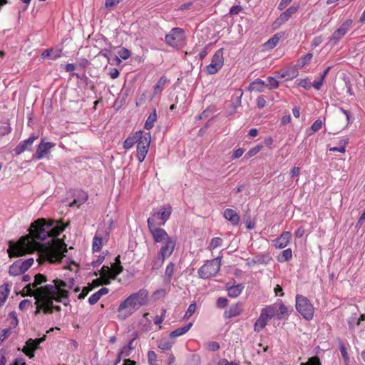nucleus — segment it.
<instances>
[{
	"label": "nucleus",
	"instance_id": "obj_61",
	"mask_svg": "<svg viewBox=\"0 0 365 365\" xmlns=\"http://www.w3.org/2000/svg\"><path fill=\"white\" fill-rule=\"evenodd\" d=\"M165 311L163 310V313L160 316H156L154 318V319H153L154 323L158 325L160 324L165 319Z\"/></svg>",
	"mask_w": 365,
	"mask_h": 365
},
{
	"label": "nucleus",
	"instance_id": "obj_10",
	"mask_svg": "<svg viewBox=\"0 0 365 365\" xmlns=\"http://www.w3.org/2000/svg\"><path fill=\"white\" fill-rule=\"evenodd\" d=\"M46 339V336L41 338L29 339L26 343V346L23 349V351L30 358L34 356V351L38 348V345Z\"/></svg>",
	"mask_w": 365,
	"mask_h": 365
},
{
	"label": "nucleus",
	"instance_id": "obj_29",
	"mask_svg": "<svg viewBox=\"0 0 365 365\" xmlns=\"http://www.w3.org/2000/svg\"><path fill=\"white\" fill-rule=\"evenodd\" d=\"M61 49L54 50L53 48L44 50L41 54L43 58L50 57L52 60H56L61 56Z\"/></svg>",
	"mask_w": 365,
	"mask_h": 365
},
{
	"label": "nucleus",
	"instance_id": "obj_64",
	"mask_svg": "<svg viewBox=\"0 0 365 365\" xmlns=\"http://www.w3.org/2000/svg\"><path fill=\"white\" fill-rule=\"evenodd\" d=\"M256 101L257 106L260 108H262L266 106V101L262 96L258 97Z\"/></svg>",
	"mask_w": 365,
	"mask_h": 365
},
{
	"label": "nucleus",
	"instance_id": "obj_51",
	"mask_svg": "<svg viewBox=\"0 0 365 365\" xmlns=\"http://www.w3.org/2000/svg\"><path fill=\"white\" fill-rule=\"evenodd\" d=\"M172 347V343L167 340H162L158 344V348L162 350H169Z\"/></svg>",
	"mask_w": 365,
	"mask_h": 365
},
{
	"label": "nucleus",
	"instance_id": "obj_55",
	"mask_svg": "<svg viewBox=\"0 0 365 365\" xmlns=\"http://www.w3.org/2000/svg\"><path fill=\"white\" fill-rule=\"evenodd\" d=\"M339 350H340V352L341 354V356L344 359V360L347 362L349 361V356H348V353H347V351H346V347L344 346V344H341L340 346H339Z\"/></svg>",
	"mask_w": 365,
	"mask_h": 365
},
{
	"label": "nucleus",
	"instance_id": "obj_17",
	"mask_svg": "<svg viewBox=\"0 0 365 365\" xmlns=\"http://www.w3.org/2000/svg\"><path fill=\"white\" fill-rule=\"evenodd\" d=\"M151 235L155 243H162L172 238L165 230L160 227L152 230Z\"/></svg>",
	"mask_w": 365,
	"mask_h": 365
},
{
	"label": "nucleus",
	"instance_id": "obj_22",
	"mask_svg": "<svg viewBox=\"0 0 365 365\" xmlns=\"http://www.w3.org/2000/svg\"><path fill=\"white\" fill-rule=\"evenodd\" d=\"M141 135V130L135 132L132 135L128 136L123 143V148L125 149L131 148L134 144L137 143L138 140L140 139Z\"/></svg>",
	"mask_w": 365,
	"mask_h": 365
},
{
	"label": "nucleus",
	"instance_id": "obj_43",
	"mask_svg": "<svg viewBox=\"0 0 365 365\" xmlns=\"http://www.w3.org/2000/svg\"><path fill=\"white\" fill-rule=\"evenodd\" d=\"M19 263L20 264V266L21 267V269L25 272L27 271L33 264L34 263V259L29 258L24 261L18 260Z\"/></svg>",
	"mask_w": 365,
	"mask_h": 365
},
{
	"label": "nucleus",
	"instance_id": "obj_60",
	"mask_svg": "<svg viewBox=\"0 0 365 365\" xmlns=\"http://www.w3.org/2000/svg\"><path fill=\"white\" fill-rule=\"evenodd\" d=\"M131 351H132L131 349H129V348H128L127 346H124L121 349V350H120L119 354H120V356L127 357V356H130Z\"/></svg>",
	"mask_w": 365,
	"mask_h": 365
},
{
	"label": "nucleus",
	"instance_id": "obj_58",
	"mask_svg": "<svg viewBox=\"0 0 365 365\" xmlns=\"http://www.w3.org/2000/svg\"><path fill=\"white\" fill-rule=\"evenodd\" d=\"M100 297L98 295L96 292L93 294L88 299V302L90 304L93 305L98 302V301L100 299Z\"/></svg>",
	"mask_w": 365,
	"mask_h": 365
},
{
	"label": "nucleus",
	"instance_id": "obj_47",
	"mask_svg": "<svg viewBox=\"0 0 365 365\" xmlns=\"http://www.w3.org/2000/svg\"><path fill=\"white\" fill-rule=\"evenodd\" d=\"M267 87L269 89L277 88L279 86L278 81L273 77H268L266 83Z\"/></svg>",
	"mask_w": 365,
	"mask_h": 365
},
{
	"label": "nucleus",
	"instance_id": "obj_12",
	"mask_svg": "<svg viewBox=\"0 0 365 365\" xmlns=\"http://www.w3.org/2000/svg\"><path fill=\"white\" fill-rule=\"evenodd\" d=\"M171 212V207L168 205L167 207H161L159 211H153L151 215L154 218L161 220L163 222L159 223V225H163L169 219Z\"/></svg>",
	"mask_w": 365,
	"mask_h": 365
},
{
	"label": "nucleus",
	"instance_id": "obj_6",
	"mask_svg": "<svg viewBox=\"0 0 365 365\" xmlns=\"http://www.w3.org/2000/svg\"><path fill=\"white\" fill-rule=\"evenodd\" d=\"M150 140V134L149 133H144L141 130L140 138L137 142V157L140 163L145 160L148 153Z\"/></svg>",
	"mask_w": 365,
	"mask_h": 365
},
{
	"label": "nucleus",
	"instance_id": "obj_26",
	"mask_svg": "<svg viewBox=\"0 0 365 365\" xmlns=\"http://www.w3.org/2000/svg\"><path fill=\"white\" fill-rule=\"evenodd\" d=\"M269 319L261 313L254 325V330L257 332L262 331L267 324Z\"/></svg>",
	"mask_w": 365,
	"mask_h": 365
},
{
	"label": "nucleus",
	"instance_id": "obj_56",
	"mask_svg": "<svg viewBox=\"0 0 365 365\" xmlns=\"http://www.w3.org/2000/svg\"><path fill=\"white\" fill-rule=\"evenodd\" d=\"M227 299L225 297H220L217 299L216 305L218 308H224L227 305Z\"/></svg>",
	"mask_w": 365,
	"mask_h": 365
},
{
	"label": "nucleus",
	"instance_id": "obj_32",
	"mask_svg": "<svg viewBox=\"0 0 365 365\" xmlns=\"http://www.w3.org/2000/svg\"><path fill=\"white\" fill-rule=\"evenodd\" d=\"M9 273L11 276H18L22 273H24V272L21 269L19 262L16 261L9 267Z\"/></svg>",
	"mask_w": 365,
	"mask_h": 365
},
{
	"label": "nucleus",
	"instance_id": "obj_33",
	"mask_svg": "<svg viewBox=\"0 0 365 365\" xmlns=\"http://www.w3.org/2000/svg\"><path fill=\"white\" fill-rule=\"evenodd\" d=\"M157 120V113L156 110L154 109L151 113H150L149 116L148 117L145 123V128L146 130H150L154 126V123Z\"/></svg>",
	"mask_w": 365,
	"mask_h": 365
},
{
	"label": "nucleus",
	"instance_id": "obj_9",
	"mask_svg": "<svg viewBox=\"0 0 365 365\" xmlns=\"http://www.w3.org/2000/svg\"><path fill=\"white\" fill-rule=\"evenodd\" d=\"M352 24L351 20H347L344 22L341 26L336 29L331 37L329 39V41H334V44L336 43L339 40H341L344 35L347 33V31L350 29Z\"/></svg>",
	"mask_w": 365,
	"mask_h": 365
},
{
	"label": "nucleus",
	"instance_id": "obj_53",
	"mask_svg": "<svg viewBox=\"0 0 365 365\" xmlns=\"http://www.w3.org/2000/svg\"><path fill=\"white\" fill-rule=\"evenodd\" d=\"M323 123L321 120H315L311 126V130L313 133H315L320 130L322 127Z\"/></svg>",
	"mask_w": 365,
	"mask_h": 365
},
{
	"label": "nucleus",
	"instance_id": "obj_18",
	"mask_svg": "<svg viewBox=\"0 0 365 365\" xmlns=\"http://www.w3.org/2000/svg\"><path fill=\"white\" fill-rule=\"evenodd\" d=\"M292 235L289 232H284L281 235L274 240V246L277 249L284 248L289 242Z\"/></svg>",
	"mask_w": 365,
	"mask_h": 365
},
{
	"label": "nucleus",
	"instance_id": "obj_38",
	"mask_svg": "<svg viewBox=\"0 0 365 365\" xmlns=\"http://www.w3.org/2000/svg\"><path fill=\"white\" fill-rule=\"evenodd\" d=\"M313 57L312 53H309L303 56L297 62V66L303 68L306 65H308Z\"/></svg>",
	"mask_w": 365,
	"mask_h": 365
},
{
	"label": "nucleus",
	"instance_id": "obj_45",
	"mask_svg": "<svg viewBox=\"0 0 365 365\" xmlns=\"http://www.w3.org/2000/svg\"><path fill=\"white\" fill-rule=\"evenodd\" d=\"M262 148V145H256L255 147L251 148L247 153H246V155L245 157L247 158H250L251 157H253L255 156V155H257L260 150Z\"/></svg>",
	"mask_w": 365,
	"mask_h": 365
},
{
	"label": "nucleus",
	"instance_id": "obj_31",
	"mask_svg": "<svg viewBox=\"0 0 365 365\" xmlns=\"http://www.w3.org/2000/svg\"><path fill=\"white\" fill-rule=\"evenodd\" d=\"M10 293V289L8 284H4L0 286V306H1L6 300Z\"/></svg>",
	"mask_w": 365,
	"mask_h": 365
},
{
	"label": "nucleus",
	"instance_id": "obj_25",
	"mask_svg": "<svg viewBox=\"0 0 365 365\" xmlns=\"http://www.w3.org/2000/svg\"><path fill=\"white\" fill-rule=\"evenodd\" d=\"M261 313L268 319H271L276 316L277 317V304L267 306V307L262 309Z\"/></svg>",
	"mask_w": 365,
	"mask_h": 365
},
{
	"label": "nucleus",
	"instance_id": "obj_30",
	"mask_svg": "<svg viewBox=\"0 0 365 365\" xmlns=\"http://www.w3.org/2000/svg\"><path fill=\"white\" fill-rule=\"evenodd\" d=\"M282 37V34H276L271 38H269L264 45L266 49H272L275 47L279 43V39Z\"/></svg>",
	"mask_w": 365,
	"mask_h": 365
},
{
	"label": "nucleus",
	"instance_id": "obj_5",
	"mask_svg": "<svg viewBox=\"0 0 365 365\" xmlns=\"http://www.w3.org/2000/svg\"><path fill=\"white\" fill-rule=\"evenodd\" d=\"M296 309L297 312L306 319L313 318L314 309L310 301L302 295L296 296Z\"/></svg>",
	"mask_w": 365,
	"mask_h": 365
},
{
	"label": "nucleus",
	"instance_id": "obj_48",
	"mask_svg": "<svg viewBox=\"0 0 365 365\" xmlns=\"http://www.w3.org/2000/svg\"><path fill=\"white\" fill-rule=\"evenodd\" d=\"M148 359L150 365H158L157 361V354L153 351H149L148 352Z\"/></svg>",
	"mask_w": 365,
	"mask_h": 365
},
{
	"label": "nucleus",
	"instance_id": "obj_14",
	"mask_svg": "<svg viewBox=\"0 0 365 365\" xmlns=\"http://www.w3.org/2000/svg\"><path fill=\"white\" fill-rule=\"evenodd\" d=\"M38 138V136L32 135L27 140L21 141L14 149V152L16 155H19L24 153L25 150H31V145L34 140Z\"/></svg>",
	"mask_w": 365,
	"mask_h": 365
},
{
	"label": "nucleus",
	"instance_id": "obj_20",
	"mask_svg": "<svg viewBox=\"0 0 365 365\" xmlns=\"http://www.w3.org/2000/svg\"><path fill=\"white\" fill-rule=\"evenodd\" d=\"M242 307L241 303H237L232 305L229 309H226L224 312V317L227 319H230L237 317L241 314Z\"/></svg>",
	"mask_w": 365,
	"mask_h": 365
},
{
	"label": "nucleus",
	"instance_id": "obj_4",
	"mask_svg": "<svg viewBox=\"0 0 365 365\" xmlns=\"http://www.w3.org/2000/svg\"><path fill=\"white\" fill-rule=\"evenodd\" d=\"M221 257L207 261L199 269L198 275L201 279H209L215 276L220 269Z\"/></svg>",
	"mask_w": 365,
	"mask_h": 365
},
{
	"label": "nucleus",
	"instance_id": "obj_24",
	"mask_svg": "<svg viewBox=\"0 0 365 365\" xmlns=\"http://www.w3.org/2000/svg\"><path fill=\"white\" fill-rule=\"evenodd\" d=\"M226 288L228 292V296L232 298L237 297L244 289V286L242 284H238L235 286L226 285Z\"/></svg>",
	"mask_w": 365,
	"mask_h": 365
},
{
	"label": "nucleus",
	"instance_id": "obj_35",
	"mask_svg": "<svg viewBox=\"0 0 365 365\" xmlns=\"http://www.w3.org/2000/svg\"><path fill=\"white\" fill-rule=\"evenodd\" d=\"M166 258L162 257L161 255H158L157 257H155L151 262V266L153 269H158L160 268L164 263V261Z\"/></svg>",
	"mask_w": 365,
	"mask_h": 365
},
{
	"label": "nucleus",
	"instance_id": "obj_19",
	"mask_svg": "<svg viewBox=\"0 0 365 365\" xmlns=\"http://www.w3.org/2000/svg\"><path fill=\"white\" fill-rule=\"evenodd\" d=\"M88 200V194L83 190H78L74 195V200L69 204L70 207L76 206L79 207Z\"/></svg>",
	"mask_w": 365,
	"mask_h": 365
},
{
	"label": "nucleus",
	"instance_id": "obj_11",
	"mask_svg": "<svg viewBox=\"0 0 365 365\" xmlns=\"http://www.w3.org/2000/svg\"><path fill=\"white\" fill-rule=\"evenodd\" d=\"M163 243V245L160 247L158 255L165 258H168L173 254L175 250L176 245V240L172 237Z\"/></svg>",
	"mask_w": 365,
	"mask_h": 365
},
{
	"label": "nucleus",
	"instance_id": "obj_42",
	"mask_svg": "<svg viewBox=\"0 0 365 365\" xmlns=\"http://www.w3.org/2000/svg\"><path fill=\"white\" fill-rule=\"evenodd\" d=\"M292 257V252L290 248L284 250L282 252L279 260L280 262H286L291 259Z\"/></svg>",
	"mask_w": 365,
	"mask_h": 365
},
{
	"label": "nucleus",
	"instance_id": "obj_62",
	"mask_svg": "<svg viewBox=\"0 0 365 365\" xmlns=\"http://www.w3.org/2000/svg\"><path fill=\"white\" fill-rule=\"evenodd\" d=\"M101 275L110 276L111 277L110 268L108 266H103L101 270Z\"/></svg>",
	"mask_w": 365,
	"mask_h": 365
},
{
	"label": "nucleus",
	"instance_id": "obj_7",
	"mask_svg": "<svg viewBox=\"0 0 365 365\" xmlns=\"http://www.w3.org/2000/svg\"><path fill=\"white\" fill-rule=\"evenodd\" d=\"M223 64V48H220L215 51L211 63L205 67V71L208 74H215L222 68Z\"/></svg>",
	"mask_w": 365,
	"mask_h": 365
},
{
	"label": "nucleus",
	"instance_id": "obj_16",
	"mask_svg": "<svg viewBox=\"0 0 365 365\" xmlns=\"http://www.w3.org/2000/svg\"><path fill=\"white\" fill-rule=\"evenodd\" d=\"M297 6H290L284 12H283L274 21V25L279 26L285 23L288 19L297 11Z\"/></svg>",
	"mask_w": 365,
	"mask_h": 365
},
{
	"label": "nucleus",
	"instance_id": "obj_57",
	"mask_svg": "<svg viewBox=\"0 0 365 365\" xmlns=\"http://www.w3.org/2000/svg\"><path fill=\"white\" fill-rule=\"evenodd\" d=\"M110 279H112V278L110 276L103 275L101 276L100 278L96 279V281H101V283H102V284L108 285L110 284Z\"/></svg>",
	"mask_w": 365,
	"mask_h": 365
},
{
	"label": "nucleus",
	"instance_id": "obj_23",
	"mask_svg": "<svg viewBox=\"0 0 365 365\" xmlns=\"http://www.w3.org/2000/svg\"><path fill=\"white\" fill-rule=\"evenodd\" d=\"M224 217L233 225H237L240 222V216L232 209H226L224 212Z\"/></svg>",
	"mask_w": 365,
	"mask_h": 365
},
{
	"label": "nucleus",
	"instance_id": "obj_52",
	"mask_svg": "<svg viewBox=\"0 0 365 365\" xmlns=\"http://www.w3.org/2000/svg\"><path fill=\"white\" fill-rule=\"evenodd\" d=\"M301 365H321V362L317 356H313L311 357L307 362L302 363Z\"/></svg>",
	"mask_w": 365,
	"mask_h": 365
},
{
	"label": "nucleus",
	"instance_id": "obj_28",
	"mask_svg": "<svg viewBox=\"0 0 365 365\" xmlns=\"http://www.w3.org/2000/svg\"><path fill=\"white\" fill-rule=\"evenodd\" d=\"M192 326V323L190 322L189 324H187V325H185L184 327H179V328L176 329L175 330L173 331L170 334V337L175 338V337L183 335L184 334H185L186 332H187L190 330V329L191 328Z\"/></svg>",
	"mask_w": 365,
	"mask_h": 365
},
{
	"label": "nucleus",
	"instance_id": "obj_54",
	"mask_svg": "<svg viewBox=\"0 0 365 365\" xmlns=\"http://www.w3.org/2000/svg\"><path fill=\"white\" fill-rule=\"evenodd\" d=\"M30 307H31V301L29 299L22 300L19 305V307L21 310L27 309Z\"/></svg>",
	"mask_w": 365,
	"mask_h": 365
},
{
	"label": "nucleus",
	"instance_id": "obj_63",
	"mask_svg": "<svg viewBox=\"0 0 365 365\" xmlns=\"http://www.w3.org/2000/svg\"><path fill=\"white\" fill-rule=\"evenodd\" d=\"M324 80V79H322V77L319 76V80L314 81L313 82V83H312L313 87L317 90H319L321 88L322 86L323 85Z\"/></svg>",
	"mask_w": 365,
	"mask_h": 365
},
{
	"label": "nucleus",
	"instance_id": "obj_36",
	"mask_svg": "<svg viewBox=\"0 0 365 365\" xmlns=\"http://www.w3.org/2000/svg\"><path fill=\"white\" fill-rule=\"evenodd\" d=\"M130 51L125 48H122L118 51V56H114V59L119 63V62H120V58L123 60H126L130 57Z\"/></svg>",
	"mask_w": 365,
	"mask_h": 365
},
{
	"label": "nucleus",
	"instance_id": "obj_39",
	"mask_svg": "<svg viewBox=\"0 0 365 365\" xmlns=\"http://www.w3.org/2000/svg\"><path fill=\"white\" fill-rule=\"evenodd\" d=\"M47 277L42 274H37L34 277V282L32 283L34 287L38 288V286L42 287L41 284L47 282Z\"/></svg>",
	"mask_w": 365,
	"mask_h": 365
},
{
	"label": "nucleus",
	"instance_id": "obj_44",
	"mask_svg": "<svg viewBox=\"0 0 365 365\" xmlns=\"http://www.w3.org/2000/svg\"><path fill=\"white\" fill-rule=\"evenodd\" d=\"M166 83V79L164 77H161L154 87L155 93L160 92Z\"/></svg>",
	"mask_w": 365,
	"mask_h": 365
},
{
	"label": "nucleus",
	"instance_id": "obj_3",
	"mask_svg": "<svg viewBox=\"0 0 365 365\" xmlns=\"http://www.w3.org/2000/svg\"><path fill=\"white\" fill-rule=\"evenodd\" d=\"M148 292L141 289L130 294L120 302L117 309V317L120 320H125L144 305L148 300Z\"/></svg>",
	"mask_w": 365,
	"mask_h": 365
},
{
	"label": "nucleus",
	"instance_id": "obj_34",
	"mask_svg": "<svg viewBox=\"0 0 365 365\" xmlns=\"http://www.w3.org/2000/svg\"><path fill=\"white\" fill-rule=\"evenodd\" d=\"M298 76V71L296 68H291L287 71H283L280 74L281 78H284L286 80H292Z\"/></svg>",
	"mask_w": 365,
	"mask_h": 365
},
{
	"label": "nucleus",
	"instance_id": "obj_27",
	"mask_svg": "<svg viewBox=\"0 0 365 365\" xmlns=\"http://www.w3.org/2000/svg\"><path fill=\"white\" fill-rule=\"evenodd\" d=\"M277 318L279 319L285 318L289 315V309L282 302L277 304Z\"/></svg>",
	"mask_w": 365,
	"mask_h": 365
},
{
	"label": "nucleus",
	"instance_id": "obj_59",
	"mask_svg": "<svg viewBox=\"0 0 365 365\" xmlns=\"http://www.w3.org/2000/svg\"><path fill=\"white\" fill-rule=\"evenodd\" d=\"M187 365H200V357L198 356H192Z\"/></svg>",
	"mask_w": 365,
	"mask_h": 365
},
{
	"label": "nucleus",
	"instance_id": "obj_13",
	"mask_svg": "<svg viewBox=\"0 0 365 365\" xmlns=\"http://www.w3.org/2000/svg\"><path fill=\"white\" fill-rule=\"evenodd\" d=\"M53 146L54 144L52 143H46L43 140H41L36 149L35 155H34V158L36 160H40L44 158L49 153L50 149Z\"/></svg>",
	"mask_w": 365,
	"mask_h": 365
},
{
	"label": "nucleus",
	"instance_id": "obj_41",
	"mask_svg": "<svg viewBox=\"0 0 365 365\" xmlns=\"http://www.w3.org/2000/svg\"><path fill=\"white\" fill-rule=\"evenodd\" d=\"M110 268L111 278L115 279L116 277L122 272L123 268L121 264H112Z\"/></svg>",
	"mask_w": 365,
	"mask_h": 365
},
{
	"label": "nucleus",
	"instance_id": "obj_15",
	"mask_svg": "<svg viewBox=\"0 0 365 365\" xmlns=\"http://www.w3.org/2000/svg\"><path fill=\"white\" fill-rule=\"evenodd\" d=\"M339 111L344 115V116H336V121H341L339 124V127L334 130L333 132H329V133H332L334 135L339 133L341 130H343L345 127L348 125L349 123V113L347 110H344L342 108H339Z\"/></svg>",
	"mask_w": 365,
	"mask_h": 365
},
{
	"label": "nucleus",
	"instance_id": "obj_46",
	"mask_svg": "<svg viewBox=\"0 0 365 365\" xmlns=\"http://www.w3.org/2000/svg\"><path fill=\"white\" fill-rule=\"evenodd\" d=\"M222 240L220 237H214L211 240V242L210 244V250H215L217 247H219L222 246Z\"/></svg>",
	"mask_w": 365,
	"mask_h": 365
},
{
	"label": "nucleus",
	"instance_id": "obj_37",
	"mask_svg": "<svg viewBox=\"0 0 365 365\" xmlns=\"http://www.w3.org/2000/svg\"><path fill=\"white\" fill-rule=\"evenodd\" d=\"M102 244H103V239H102V237L98 235V234H96L94 237H93V250L94 252H98L101 250V247H102Z\"/></svg>",
	"mask_w": 365,
	"mask_h": 365
},
{
	"label": "nucleus",
	"instance_id": "obj_2",
	"mask_svg": "<svg viewBox=\"0 0 365 365\" xmlns=\"http://www.w3.org/2000/svg\"><path fill=\"white\" fill-rule=\"evenodd\" d=\"M67 284L61 279H53L51 284H46L43 287L36 288L32 283L27 284L24 291L29 296H34L35 299V305L36 309L34 312L36 315L41 312L43 313L51 312V305L53 301L63 302L64 299L68 298V290Z\"/></svg>",
	"mask_w": 365,
	"mask_h": 365
},
{
	"label": "nucleus",
	"instance_id": "obj_50",
	"mask_svg": "<svg viewBox=\"0 0 365 365\" xmlns=\"http://www.w3.org/2000/svg\"><path fill=\"white\" fill-rule=\"evenodd\" d=\"M195 310H196L195 303L190 304L185 312L184 318H185V319L190 318L192 316V314L195 312Z\"/></svg>",
	"mask_w": 365,
	"mask_h": 365
},
{
	"label": "nucleus",
	"instance_id": "obj_49",
	"mask_svg": "<svg viewBox=\"0 0 365 365\" xmlns=\"http://www.w3.org/2000/svg\"><path fill=\"white\" fill-rule=\"evenodd\" d=\"M175 267V265L174 263L170 262L165 269V274L169 279H170L172 277V276L174 273Z\"/></svg>",
	"mask_w": 365,
	"mask_h": 365
},
{
	"label": "nucleus",
	"instance_id": "obj_21",
	"mask_svg": "<svg viewBox=\"0 0 365 365\" xmlns=\"http://www.w3.org/2000/svg\"><path fill=\"white\" fill-rule=\"evenodd\" d=\"M235 95H236V98H237V103L230 104L226 108L225 115L227 116L232 115L235 113H236V112L237 110V108L241 104V98L242 96V92L241 91H239V92H237V93H236Z\"/></svg>",
	"mask_w": 365,
	"mask_h": 365
},
{
	"label": "nucleus",
	"instance_id": "obj_40",
	"mask_svg": "<svg viewBox=\"0 0 365 365\" xmlns=\"http://www.w3.org/2000/svg\"><path fill=\"white\" fill-rule=\"evenodd\" d=\"M264 82L260 79H257L250 86V90L262 92L263 91V86Z\"/></svg>",
	"mask_w": 365,
	"mask_h": 365
},
{
	"label": "nucleus",
	"instance_id": "obj_1",
	"mask_svg": "<svg viewBox=\"0 0 365 365\" xmlns=\"http://www.w3.org/2000/svg\"><path fill=\"white\" fill-rule=\"evenodd\" d=\"M66 229L62 223L53 220L47 222L41 218L33 222L29 234L22 237L16 242H9L8 254L10 257L22 256L37 251L39 263L48 261L50 263L60 262L67 252L66 245L56 238Z\"/></svg>",
	"mask_w": 365,
	"mask_h": 365
},
{
	"label": "nucleus",
	"instance_id": "obj_8",
	"mask_svg": "<svg viewBox=\"0 0 365 365\" xmlns=\"http://www.w3.org/2000/svg\"><path fill=\"white\" fill-rule=\"evenodd\" d=\"M182 31L180 28L173 29L170 34L165 36L166 43L173 47H178L183 38Z\"/></svg>",
	"mask_w": 365,
	"mask_h": 365
}]
</instances>
